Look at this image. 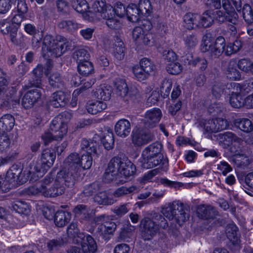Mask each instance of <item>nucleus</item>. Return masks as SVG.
Wrapping results in <instances>:
<instances>
[{"label":"nucleus","mask_w":253,"mask_h":253,"mask_svg":"<svg viewBox=\"0 0 253 253\" xmlns=\"http://www.w3.org/2000/svg\"><path fill=\"white\" fill-rule=\"evenodd\" d=\"M71 45V42L62 36L57 35L53 37L50 34H46L43 39L42 55L44 58L48 57L49 55L46 54L49 52L50 56L59 57L64 54Z\"/></svg>","instance_id":"1"},{"label":"nucleus","mask_w":253,"mask_h":253,"mask_svg":"<svg viewBox=\"0 0 253 253\" xmlns=\"http://www.w3.org/2000/svg\"><path fill=\"white\" fill-rule=\"evenodd\" d=\"M151 215V218L145 217L141 221L143 227L142 236L145 240H150L160 228L166 229L168 227V222L163 215L153 212Z\"/></svg>","instance_id":"2"},{"label":"nucleus","mask_w":253,"mask_h":253,"mask_svg":"<svg viewBox=\"0 0 253 253\" xmlns=\"http://www.w3.org/2000/svg\"><path fill=\"white\" fill-rule=\"evenodd\" d=\"M161 212L169 220H175L179 225L189 217L188 210L182 203L178 201L166 204L162 207Z\"/></svg>","instance_id":"3"},{"label":"nucleus","mask_w":253,"mask_h":253,"mask_svg":"<svg viewBox=\"0 0 253 253\" xmlns=\"http://www.w3.org/2000/svg\"><path fill=\"white\" fill-rule=\"evenodd\" d=\"M225 41L223 37H218L215 41H212L210 35H205L202 40L201 50L203 52L209 51L211 57H219L225 50Z\"/></svg>","instance_id":"4"},{"label":"nucleus","mask_w":253,"mask_h":253,"mask_svg":"<svg viewBox=\"0 0 253 253\" xmlns=\"http://www.w3.org/2000/svg\"><path fill=\"white\" fill-rule=\"evenodd\" d=\"M54 175L52 172L47 174L42 181V195L46 197H54L62 194L65 191V187L63 185L55 184V180L53 182Z\"/></svg>","instance_id":"5"},{"label":"nucleus","mask_w":253,"mask_h":253,"mask_svg":"<svg viewBox=\"0 0 253 253\" xmlns=\"http://www.w3.org/2000/svg\"><path fill=\"white\" fill-rule=\"evenodd\" d=\"M6 74L0 68V98L5 100L8 104H19V98H14L16 94L15 89L11 87L7 88L8 82L6 79Z\"/></svg>","instance_id":"6"},{"label":"nucleus","mask_w":253,"mask_h":253,"mask_svg":"<svg viewBox=\"0 0 253 253\" xmlns=\"http://www.w3.org/2000/svg\"><path fill=\"white\" fill-rule=\"evenodd\" d=\"M222 5L225 11L224 13L221 10L214 12V17L220 22L228 21L233 24H236L238 22V15L235 11L234 8L231 5L228 0H221Z\"/></svg>","instance_id":"7"},{"label":"nucleus","mask_w":253,"mask_h":253,"mask_svg":"<svg viewBox=\"0 0 253 253\" xmlns=\"http://www.w3.org/2000/svg\"><path fill=\"white\" fill-rule=\"evenodd\" d=\"M124 160V159L119 157H114L111 159L104 174V178L106 182L113 181L116 178L120 172Z\"/></svg>","instance_id":"8"},{"label":"nucleus","mask_w":253,"mask_h":253,"mask_svg":"<svg viewBox=\"0 0 253 253\" xmlns=\"http://www.w3.org/2000/svg\"><path fill=\"white\" fill-rule=\"evenodd\" d=\"M77 173L71 171L66 168L60 170L57 174L55 184L63 185L65 187H72L75 184V177Z\"/></svg>","instance_id":"9"},{"label":"nucleus","mask_w":253,"mask_h":253,"mask_svg":"<svg viewBox=\"0 0 253 253\" xmlns=\"http://www.w3.org/2000/svg\"><path fill=\"white\" fill-rule=\"evenodd\" d=\"M150 133L139 128L134 129L131 133V141L135 146H142L154 139Z\"/></svg>","instance_id":"10"},{"label":"nucleus","mask_w":253,"mask_h":253,"mask_svg":"<svg viewBox=\"0 0 253 253\" xmlns=\"http://www.w3.org/2000/svg\"><path fill=\"white\" fill-rule=\"evenodd\" d=\"M132 38L138 44L151 45L153 42L152 35L141 27H136L132 33Z\"/></svg>","instance_id":"11"},{"label":"nucleus","mask_w":253,"mask_h":253,"mask_svg":"<svg viewBox=\"0 0 253 253\" xmlns=\"http://www.w3.org/2000/svg\"><path fill=\"white\" fill-rule=\"evenodd\" d=\"M60 118H54L50 126V130L53 133L55 140H61L66 135L68 130L67 125Z\"/></svg>","instance_id":"12"},{"label":"nucleus","mask_w":253,"mask_h":253,"mask_svg":"<svg viewBox=\"0 0 253 253\" xmlns=\"http://www.w3.org/2000/svg\"><path fill=\"white\" fill-rule=\"evenodd\" d=\"M79 239H76L77 244H81L84 253H94L97 250V244L94 239L89 235L80 234Z\"/></svg>","instance_id":"13"},{"label":"nucleus","mask_w":253,"mask_h":253,"mask_svg":"<svg viewBox=\"0 0 253 253\" xmlns=\"http://www.w3.org/2000/svg\"><path fill=\"white\" fill-rule=\"evenodd\" d=\"M233 87V90L230 92V103L234 108H240L245 105V99L241 95L242 88L238 83L230 84Z\"/></svg>","instance_id":"14"},{"label":"nucleus","mask_w":253,"mask_h":253,"mask_svg":"<svg viewBox=\"0 0 253 253\" xmlns=\"http://www.w3.org/2000/svg\"><path fill=\"white\" fill-rule=\"evenodd\" d=\"M29 168V174H32V176L37 177L36 180L42 177L50 168L43 163L41 159L33 161L30 164Z\"/></svg>","instance_id":"15"},{"label":"nucleus","mask_w":253,"mask_h":253,"mask_svg":"<svg viewBox=\"0 0 253 253\" xmlns=\"http://www.w3.org/2000/svg\"><path fill=\"white\" fill-rule=\"evenodd\" d=\"M42 93L38 89L28 91L23 96L22 105L26 109L32 108L41 98Z\"/></svg>","instance_id":"16"},{"label":"nucleus","mask_w":253,"mask_h":253,"mask_svg":"<svg viewBox=\"0 0 253 253\" xmlns=\"http://www.w3.org/2000/svg\"><path fill=\"white\" fill-rule=\"evenodd\" d=\"M81 149L87 153V154L90 155H98L101 152L99 142L94 140V138L88 140L83 138L81 141Z\"/></svg>","instance_id":"17"},{"label":"nucleus","mask_w":253,"mask_h":253,"mask_svg":"<svg viewBox=\"0 0 253 253\" xmlns=\"http://www.w3.org/2000/svg\"><path fill=\"white\" fill-rule=\"evenodd\" d=\"M238 64L235 60H230L224 69V73L227 78L231 80H240L242 79V75L238 70Z\"/></svg>","instance_id":"18"},{"label":"nucleus","mask_w":253,"mask_h":253,"mask_svg":"<svg viewBox=\"0 0 253 253\" xmlns=\"http://www.w3.org/2000/svg\"><path fill=\"white\" fill-rule=\"evenodd\" d=\"M68 95L64 92L57 91L53 93L50 97L49 103L55 108L64 106L68 101Z\"/></svg>","instance_id":"19"},{"label":"nucleus","mask_w":253,"mask_h":253,"mask_svg":"<svg viewBox=\"0 0 253 253\" xmlns=\"http://www.w3.org/2000/svg\"><path fill=\"white\" fill-rule=\"evenodd\" d=\"M197 213L199 217L203 219H213L218 215V212L213 207L206 205H199Z\"/></svg>","instance_id":"20"},{"label":"nucleus","mask_w":253,"mask_h":253,"mask_svg":"<svg viewBox=\"0 0 253 253\" xmlns=\"http://www.w3.org/2000/svg\"><path fill=\"white\" fill-rule=\"evenodd\" d=\"M102 18L106 20V25L111 29H119L122 26L120 20L115 18L112 6H109V9L104 12Z\"/></svg>","instance_id":"21"},{"label":"nucleus","mask_w":253,"mask_h":253,"mask_svg":"<svg viewBox=\"0 0 253 253\" xmlns=\"http://www.w3.org/2000/svg\"><path fill=\"white\" fill-rule=\"evenodd\" d=\"M131 131L130 122L126 119L119 120L115 126V131L116 134L121 137L127 136Z\"/></svg>","instance_id":"22"},{"label":"nucleus","mask_w":253,"mask_h":253,"mask_svg":"<svg viewBox=\"0 0 253 253\" xmlns=\"http://www.w3.org/2000/svg\"><path fill=\"white\" fill-rule=\"evenodd\" d=\"M162 117V111L158 108L151 109L145 114L146 123L152 127L160 122Z\"/></svg>","instance_id":"23"},{"label":"nucleus","mask_w":253,"mask_h":253,"mask_svg":"<svg viewBox=\"0 0 253 253\" xmlns=\"http://www.w3.org/2000/svg\"><path fill=\"white\" fill-rule=\"evenodd\" d=\"M80 162L79 155L77 153H71L65 161V168L77 173L80 170Z\"/></svg>","instance_id":"24"},{"label":"nucleus","mask_w":253,"mask_h":253,"mask_svg":"<svg viewBox=\"0 0 253 253\" xmlns=\"http://www.w3.org/2000/svg\"><path fill=\"white\" fill-rule=\"evenodd\" d=\"M111 87L106 84H101L97 86L93 91V95L98 99L108 100L111 97Z\"/></svg>","instance_id":"25"},{"label":"nucleus","mask_w":253,"mask_h":253,"mask_svg":"<svg viewBox=\"0 0 253 253\" xmlns=\"http://www.w3.org/2000/svg\"><path fill=\"white\" fill-rule=\"evenodd\" d=\"M163 156H142V167L146 169H151L160 165L163 160Z\"/></svg>","instance_id":"26"},{"label":"nucleus","mask_w":253,"mask_h":253,"mask_svg":"<svg viewBox=\"0 0 253 253\" xmlns=\"http://www.w3.org/2000/svg\"><path fill=\"white\" fill-rule=\"evenodd\" d=\"M100 220L103 221V223L99 225L97 231L99 235H105L112 234L116 229L117 225L112 221H106L104 215L100 216Z\"/></svg>","instance_id":"27"},{"label":"nucleus","mask_w":253,"mask_h":253,"mask_svg":"<svg viewBox=\"0 0 253 253\" xmlns=\"http://www.w3.org/2000/svg\"><path fill=\"white\" fill-rule=\"evenodd\" d=\"M200 15L196 13H187L183 18L184 26L189 30L199 28Z\"/></svg>","instance_id":"28"},{"label":"nucleus","mask_w":253,"mask_h":253,"mask_svg":"<svg viewBox=\"0 0 253 253\" xmlns=\"http://www.w3.org/2000/svg\"><path fill=\"white\" fill-rule=\"evenodd\" d=\"M44 67L42 64H38L33 71V76L30 81L31 86L40 87L42 85V79L43 75Z\"/></svg>","instance_id":"29"},{"label":"nucleus","mask_w":253,"mask_h":253,"mask_svg":"<svg viewBox=\"0 0 253 253\" xmlns=\"http://www.w3.org/2000/svg\"><path fill=\"white\" fill-rule=\"evenodd\" d=\"M15 120L14 117L10 114L3 115L0 119V132L9 131L14 126Z\"/></svg>","instance_id":"30"},{"label":"nucleus","mask_w":253,"mask_h":253,"mask_svg":"<svg viewBox=\"0 0 253 253\" xmlns=\"http://www.w3.org/2000/svg\"><path fill=\"white\" fill-rule=\"evenodd\" d=\"M126 15L128 20L132 22H137L143 17L137 5L134 4L127 6Z\"/></svg>","instance_id":"31"},{"label":"nucleus","mask_w":253,"mask_h":253,"mask_svg":"<svg viewBox=\"0 0 253 253\" xmlns=\"http://www.w3.org/2000/svg\"><path fill=\"white\" fill-rule=\"evenodd\" d=\"M199 19V28H207L211 26L213 23L214 12L207 10L200 15Z\"/></svg>","instance_id":"32"},{"label":"nucleus","mask_w":253,"mask_h":253,"mask_svg":"<svg viewBox=\"0 0 253 253\" xmlns=\"http://www.w3.org/2000/svg\"><path fill=\"white\" fill-rule=\"evenodd\" d=\"M237 227L234 224H228L226 228L227 237L237 248L240 247V241L237 236Z\"/></svg>","instance_id":"33"},{"label":"nucleus","mask_w":253,"mask_h":253,"mask_svg":"<svg viewBox=\"0 0 253 253\" xmlns=\"http://www.w3.org/2000/svg\"><path fill=\"white\" fill-rule=\"evenodd\" d=\"M107 107L106 103L101 101H90L86 105L87 111L91 114L95 115L102 112Z\"/></svg>","instance_id":"34"},{"label":"nucleus","mask_w":253,"mask_h":253,"mask_svg":"<svg viewBox=\"0 0 253 253\" xmlns=\"http://www.w3.org/2000/svg\"><path fill=\"white\" fill-rule=\"evenodd\" d=\"M220 142L223 143L225 146H228L233 143L240 144L242 139L231 132H226L219 135Z\"/></svg>","instance_id":"35"},{"label":"nucleus","mask_w":253,"mask_h":253,"mask_svg":"<svg viewBox=\"0 0 253 253\" xmlns=\"http://www.w3.org/2000/svg\"><path fill=\"white\" fill-rule=\"evenodd\" d=\"M138 191V189L136 186L132 185L129 187L123 186L116 189L113 192V195L114 198H121Z\"/></svg>","instance_id":"36"},{"label":"nucleus","mask_w":253,"mask_h":253,"mask_svg":"<svg viewBox=\"0 0 253 253\" xmlns=\"http://www.w3.org/2000/svg\"><path fill=\"white\" fill-rule=\"evenodd\" d=\"M162 145L158 142H155L145 147L142 152L141 156H163L161 153Z\"/></svg>","instance_id":"37"},{"label":"nucleus","mask_w":253,"mask_h":253,"mask_svg":"<svg viewBox=\"0 0 253 253\" xmlns=\"http://www.w3.org/2000/svg\"><path fill=\"white\" fill-rule=\"evenodd\" d=\"M90 210L84 205H77L73 210L75 217L81 221L87 220L90 216Z\"/></svg>","instance_id":"38"},{"label":"nucleus","mask_w":253,"mask_h":253,"mask_svg":"<svg viewBox=\"0 0 253 253\" xmlns=\"http://www.w3.org/2000/svg\"><path fill=\"white\" fill-rule=\"evenodd\" d=\"M120 173L125 177H129L134 174L136 172V167L129 160L124 159L122 164Z\"/></svg>","instance_id":"39"},{"label":"nucleus","mask_w":253,"mask_h":253,"mask_svg":"<svg viewBox=\"0 0 253 253\" xmlns=\"http://www.w3.org/2000/svg\"><path fill=\"white\" fill-rule=\"evenodd\" d=\"M101 141L105 149L110 150L113 147L114 139L112 129L109 128L105 129Z\"/></svg>","instance_id":"40"},{"label":"nucleus","mask_w":253,"mask_h":253,"mask_svg":"<svg viewBox=\"0 0 253 253\" xmlns=\"http://www.w3.org/2000/svg\"><path fill=\"white\" fill-rule=\"evenodd\" d=\"M54 222L58 227L65 225L71 219V214L68 211H58L55 213Z\"/></svg>","instance_id":"41"},{"label":"nucleus","mask_w":253,"mask_h":253,"mask_svg":"<svg viewBox=\"0 0 253 253\" xmlns=\"http://www.w3.org/2000/svg\"><path fill=\"white\" fill-rule=\"evenodd\" d=\"M197 126L204 134L215 133L214 127V119H202L198 122Z\"/></svg>","instance_id":"42"},{"label":"nucleus","mask_w":253,"mask_h":253,"mask_svg":"<svg viewBox=\"0 0 253 253\" xmlns=\"http://www.w3.org/2000/svg\"><path fill=\"white\" fill-rule=\"evenodd\" d=\"M21 172V169L18 168L17 166H12L6 173L5 181L12 185L15 184Z\"/></svg>","instance_id":"43"},{"label":"nucleus","mask_w":253,"mask_h":253,"mask_svg":"<svg viewBox=\"0 0 253 253\" xmlns=\"http://www.w3.org/2000/svg\"><path fill=\"white\" fill-rule=\"evenodd\" d=\"M48 83L51 86L56 88H62L64 85L63 79L58 72H53L50 74L48 78Z\"/></svg>","instance_id":"44"},{"label":"nucleus","mask_w":253,"mask_h":253,"mask_svg":"<svg viewBox=\"0 0 253 253\" xmlns=\"http://www.w3.org/2000/svg\"><path fill=\"white\" fill-rule=\"evenodd\" d=\"M234 123L236 126L244 132H249L253 129V125L248 119H237L235 120Z\"/></svg>","instance_id":"45"},{"label":"nucleus","mask_w":253,"mask_h":253,"mask_svg":"<svg viewBox=\"0 0 253 253\" xmlns=\"http://www.w3.org/2000/svg\"><path fill=\"white\" fill-rule=\"evenodd\" d=\"M11 146V141L8 134L5 132H0V153L6 152Z\"/></svg>","instance_id":"46"},{"label":"nucleus","mask_w":253,"mask_h":253,"mask_svg":"<svg viewBox=\"0 0 253 253\" xmlns=\"http://www.w3.org/2000/svg\"><path fill=\"white\" fill-rule=\"evenodd\" d=\"M56 158L55 153L49 149H44L42 154L41 159L43 163L51 168L54 164Z\"/></svg>","instance_id":"47"},{"label":"nucleus","mask_w":253,"mask_h":253,"mask_svg":"<svg viewBox=\"0 0 253 253\" xmlns=\"http://www.w3.org/2000/svg\"><path fill=\"white\" fill-rule=\"evenodd\" d=\"M78 70L81 75L87 76L93 73V65L89 61L83 62L78 64Z\"/></svg>","instance_id":"48"},{"label":"nucleus","mask_w":253,"mask_h":253,"mask_svg":"<svg viewBox=\"0 0 253 253\" xmlns=\"http://www.w3.org/2000/svg\"><path fill=\"white\" fill-rule=\"evenodd\" d=\"M94 201L98 204L104 205H112L115 202V200L109 197L104 191L96 194L94 197Z\"/></svg>","instance_id":"49"},{"label":"nucleus","mask_w":253,"mask_h":253,"mask_svg":"<svg viewBox=\"0 0 253 253\" xmlns=\"http://www.w3.org/2000/svg\"><path fill=\"white\" fill-rule=\"evenodd\" d=\"M58 27L70 32H74L79 28V24L76 22L71 20L61 21L58 23Z\"/></svg>","instance_id":"50"},{"label":"nucleus","mask_w":253,"mask_h":253,"mask_svg":"<svg viewBox=\"0 0 253 253\" xmlns=\"http://www.w3.org/2000/svg\"><path fill=\"white\" fill-rule=\"evenodd\" d=\"M89 57L88 51L84 48L77 50L73 54V58L77 61L78 64L88 61Z\"/></svg>","instance_id":"51"},{"label":"nucleus","mask_w":253,"mask_h":253,"mask_svg":"<svg viewBox=\"0 0 253 253\" xmlns=\"http://www.w3.org/2000/svg\"><path fill=\"white\" fill-rule=\"evenodd\" d=\"M71 4L73 8L78 12L84 13L88 9V5L85 0H72Z\"/></svg>","instance_id":"52"},{"label":"nucleus","mask_w":253,"mask_h":253,"mask_svg":"<svg viewBox=\"0 0 253 253\" xmlns=\"http://www.w3.org/2000/svg\"><path fill=\"white\" fill-rule=\"evenodd\" d=\"M111 5H106L105 0H96L92 5V9L94 12H97L102 17L104 12H106Z\"/></svg>","instance_id":"53"},{"label":"nucleus","mask_w":253,"mask_h":253,"mask_svg":"<svg viewBox=\"0 0 253 253\" xmlns=\"http://www.w3.org/2000/svg\"><path fill=\"white\" fill-rule=\"evenodd\" d=\"M117 93L122 97H125L128 94L127 84L126 81L122 79L118 80L115 83Z\"/></svg>","instance_id":"54"},{"label":"nucleus","mask_w":253,"mask_h":253,"mask_svg":"<svg viewBox=\"0 0 253 253\" xmlns=\"http://www.w3.org/2000/svg\"><path fill=\"white\" fill-rule=\"evenodd\" d=\"M67 233L69 238L72 239L73 242L76 243V240L79 239V235L83 233H80L77 224L76 223H72L68 227Z\"/></svg>","instance_id":"55"},{"label":"nucleus","mask_w":253,"mask_h":253,"mask_svg":"<svg viewBox=\"0 0 253 253\" xmlns=\"http://www.w3.org/2000/svg\"><path fill=\"white\" fill-rule=\"evenodd\" d=\"M137 7L142 16H146L149 14L152 10L149 0H140Z\"/></svg>","instance_id":"56"},{"label":"nucleus","mask_w":253,"mask_h":253,"mask_svg":"<svg viewBox=\"0 0 253 253\" xmlns=\"http://www.w3.org/2000/svg\"><path fill=\"white\" fill-rule=\"evenodd\" d=\"M13 208L17 212L20 214L28 215L30 212L29 205L23 201H16L13 205Z\"/></svg>","instance_id":"57"},{"label":"nucleus","mask_w":253,"mask_h":253,"mask_svg":"<svg viewBox=\"0 0 253 253\" xmlns=\"http://www.w3.org/2000/svg\"><path fill=\"white\" fill-rule=\"evenodd\" d=\"M95 80L94 79L84 80L82 86L80 88L75 89L73 93V98L74 97L76 98L77 96L83 93L84 91L90 88L95 84Z\"/></svg>","instance_id":"58"},{"label":"nucleus","mask_w":253,"mask_h":253,"mask_svg":"<svg viewBox=\"0 0 253 253\" xmlns=\"http://www.w3.org/2000/svg\"><path fill=\"white\" fill-rule=\"evenodd\" d=\"M185 47L188 50L192 49L198 44V40L196 35L192 34L186 35L184 38Z\"/></svg>","instance_id":"59"},{"label":"nucleus","mask_w":253,"mask_h":253,"mask_svg":"<svg viewBox=\"0 0 253 253\" xmlns=\"http://www.w3.org/2000/svg\"><path fill=\"white\" fill-rule=\"evenodd\" d=\"M242 47L241 42L239 40H235L232 43H229L225 50V54L226 55H230L238 52Z\"/></svg>","instance_id":"60"},{"label":"nucleus","mask_w":253,"mask_h":253,"mask_svg":"<svg viewBox=\"0 0 253 253\" xmlns=\"http://www.w3.org/2000/svg\"><path fill=\"white\" fill-rule=\"evenodd\" d=\"M114 56L119 60H122L125 56L124 44L122 41L117 42L114 46Z\"/></svg>","instance_id":"61"},{"label":"nucleus","mask_w":253,"mask_h":253,"mask_svg":"<svg viewBox=\"0 0 253 253\" xmlns=\"http://www.w3.org/2000/svg\"><path fill=\"white\" fill-rule=\"evenodd\" d=\"M211 91L213 95L216 98H219L224 92L227 93L225 90V85L218 82H215L212 84Z\"/></svg>","instance_id":"62"},{"label":"nucleus","mask_w":253,"mask_h":253,"mask_svg":"<svg viewBox=\"0 0 253 253\" xmlns=\"http://www.w3.org/2000/svg\"><path fill=\"white\" fill-rule=\"evenodd\" d=\"M242 14L244 19L248 24H250L253 22V11L249 4H246L244 5Z\"/></svg>","instance_id":"63"},{"label":"nucleus","mask_w":253,"mask_h":253,"mask_svg":"<svg viewBox=\"0 0 253 253\" xmlns=\"http://www.w3.org/2000/svg\"><path fill=\"white\" fill-rule=\"evenodd\" d=\"M139 65L143 69L145 73H147L149 76L154 70L155 66L153 62L149 59L144 58L140 61Z\"/></svg>","instance_id":"64"}]
</instances>
